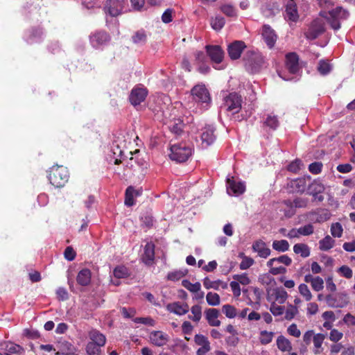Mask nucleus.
<instances>
[{
	"label": "nucleus",
	"instance_id": "f257e3e1",
	"mask_svg": "<svg viewBox=\"0 0 355 355\" xmlns=\"http://www.w3.org/2000/svg\"><path fill=\"white\" fill-rule=\"evenodd\" d=\"M69 178L67 168L63 166L55 165L51 168L49 180L55 187L60 188L65 185Z\"/></svg>",
	"mask_w": 355,
	"mask_h": 355
},
{
	"label": "nucleus",
	"instance_id": "f03ea898",
	"mask_svg": "<svg viewBox=\"0 0 355 355\" xmlns=\"http://www.w3.org/2000/svg\"><path fill=\"white\" fill-rule=\"evenodd\" d=\"M243 60L246 70L252 73L259 72L263 64L262 55L255 51H246Z\"/></svg>",
	"mask_w": 355,
	"mask_h": 355
},
{
	"label": "nucleus",
	"instance_id": "7ed1b4c3",
	"mask_svg": "<svg viewBox=\"0 0 355 355\" xmlns=\"http://www.w3.org/2000/svg\"><path fill=\"white\" fill-rule=\"evenodd\" d=\"M193 149L186 144H174L171 146L170 158L177 162H184L192 155Z\"/></svg>",
	"mask_w": 355,
	"mask_h": 355
},
{
	"label": "nucleus",
	"instance_id": "20e7f679",
	"mask_svg": "<svg viewBox=\"0 0 355 355\" xmlns=\"http://www.w3.org/2000/svg\"><path fill=\"white\" fill-rule=\"evenodd\" d=\"M329 24L332 29L334 31H338L341 27L340 21L347 19L349 15V13L342 6H338L336 8L329 10Z\"/></svg>",
	"mask_w": 355,
	"mask_h": 355
},
{
	"label": "nucleus",
	"instance_id": "39448f33",
	"mask_svg": "<svg viewBox=\"0 0 355 355\" xmlns=\"http://www.w3.org/2000/svg\"><path fill=\"white\" fill-rule=\"evenodd\" d=\"M242 103V96L236 92H232L224 97L223 106L227 111L237 114L241 109Z\"/></svg>",
	"mask_w": 355,
	"mask_h": 355
},
{
	"label": "nucleus",
	"instance_id": "423d86ee",
	"mask_svg": "<svg viewBox=\"0 0 355 355\" xmlns=\"http://www.w3.org/2000/svg\"><path fill=\"white\" fill-rule=\"evenodd\" d=\"M193 99L197 103L209 104L211 96L205 85H196L191 90Z\"/></svg>",
	"mask_w": 355,
	"mask_h": 355
},
{
	"label": "nucleus",
	"instance_id": "0eeeda50",
	"mask_svg": "<svg viewBox=\"0 0 355 355\" xmlns=\"http://www.w3.org/2000/svg\"><path fill=\"white\" fill-rule=\"evenodd\" d=\"M324 23L320 19H315L311 23L304 35L306 39L313 40L324 33Z\"/></svg>",
	"mask_w": 355,
	"mask_h": 355
},
{
	"label": "nucleus",
	"instance_id": "6e6552de",
	"mask_svg": "<svg viewBox=\"0 0 355 355\" xmlns=\"http://www.w3.org/2000/svg\"><path fill=\"white\" fill-rule=\"evenodd\" d=\"M325 300L327 305L332 308H343L349 303L347 294L343 293L327 295Z\"/></svg>",
	"mask_w": 355,
	"mask_h": 355
},
{
	"label": "nucleus",
	"instance_id": "1a4fd4ad",
	"mask_svg": "<svg viewBox=\"0 0 355 355\" xmlns=\"http://www.w3.org/2000/svg\"><path fill=\"white\" fill-rule=\"evenodd\" d=\"M123 8V0H107L103 6L105 13L111 17H117L121 15Z\"/></svg>",
	"mask_w": 355,
	"mask_h": 355
},
{
	"label": "nucleus",
	"instance_id": "9d476101",
	"mask_svg": "<svg viewBox=\"0 0 355 355\" xmlns=\"http://www.w3.org/2000/svg\"><path fill=\"white\" fill-rule=\"evenodd\" d=\"M205 49L212 62L220 64L223 62L225 53L219 45H206Z\"/></svg>",
	"mask_w": 355,
	"mask_h": 355
},
{
	"label": "nucleus",
	"instance_id": "9b49d317",
	"mask_svg": "<svg viewBox=\"0 0 355 355\" xmlns=\"http://www.w3.org/2000/svg\"><path fill=\"white\" fill-rule=\"evenodd\" d=\"M245 48L246 45L243 41L235 40L227 46L228 55L231 60H238Z\"/></svg>",
	"mask_w": 355,
	"mask_h": 355
},
{
	"label": "nucleus",
	"instance_id": "f8f14e48",
	"mask_svg": "<svg viewBox=\"0 0 355 355\" xmlns=\"http://www.w3.org/2000/svg\"><path fill=\"white\" fill-rule=\"evenodd\" d=\"M148 95V90L144 87H134L130 94L129 100L132 105H138L144 102Z\"/></svg>",
	"mask_w": 355,
	"mask_h": 355
},
{
	"label": "nucleus",
	"instance_id": "ddd939ff",
	"mask_svg": "<svg viewBox=\"0 0 355 355\" xmlns=\"http://www.w3.org/2000/svg\"><path fill=\"white\" fill-rule=\"evenodd\" d=\"M261 35L268 47L273 48L277 39L275 31L269 25L265 24L262 27Z\"/></svg>",
	"mask_w": 355,
	"mask_h": 355
},
{
	"label": "nucleus",
	"instance_id": "4468645a",
	"mask_svg": "<svg viewBox=\"0 0 355 355\" xmlns=\"http://www.w3.org/2000/svg\"><path fill=\"white\" fill-rule=\"evenodd\" d=\"M194 342L197 345L200 346L196 351V355H206L211 350L210 343L205 336L202 334H196Z\"/></svg>",
	"mask_w": 355,
	"mask_h": 355
},
{
	"label": "nucleus",
	"instance_id": "2eb2a0df",
	"mask_svg": "<svg viewBox=\"0 0 355 355\" xmlns=\"http://www.w3.org/2000/svg\"><path fill=\"white\" fill-rule=\"evenodd\" d=\"M311 181V178L302 177L293 180L288 184L293 192L302 193L306 191L308 183Z\"/></svg>",
	"mask_w": 355,
	"mask_h": 355
},
{
	"label": "nucleus",
	"instance_id": "dca6fc26",
	"mask_svg": "<svg viewBox=\"0 0 355 355\" xmlns=\"http://www.w3.org/2000/svg\"><path fill=\"white\" fill-rule=\"evenodd\" d=\"M286 67L289 73H297L300 70L299 56L295 53H288L286 55Z\"/></svg>",
	"mask_w": 355,
	"mask_h": 355
},
{
	"label": "nucleus",
	"instance_id": "f3484780",
	"mask_svg": "<svg viewBox=\"0 0 355 355\" xmlns=\"http://www.w3.org/2000/svg\"><path fill=\"white\" fill-rule=\"evenodd\" d=\"M110 40V35L104 31H98L90 36V42L96 48L105 44Z\"/></svg>",
	"mask_w": 355,
	"mask_h": 355
},
{
	"label": "nucleus",
	"instance_id": "a211bd4d",
	"mask_svg": "<svg viewBox=\"0 0 355 355\" xmlns=\"http://www.w3.org/2000/svg\"><path fill=\"white\" fill-rule=\"evenodd\" d=\"M252 249L254 252L257 253L259 257L263 259L268 257L271 253L270 249L267 246L266 243L261 239L254 241Z\"/></svg>",
	"mask_w": 355,
	"mask_h": 355
},
{
	"label": "nucleus",
	"instance_id": "6ab92c4d",
	"mask_svg": "<svg viewBox=\"0 0 355 355\" xmlns=\"http://www.w3.org/2000/svg\"><path fill=\"white\" fill-rule=\"evenodd\" d=\"M227 190L230 194H231V191L232 194L239 196L244 193L245 187L243 182H236L232 177L227 179Z\"/></svg>",
	"mask_w": 355,
	"mask_h": 355
},
{
	"label": "nucleus",
	"instance_id": "aec40b11",
	"mask_svg": "<svg viewBox=\"0 0 355 355\" xmlns=\"http://www.w3.org/2000/svg\"><path fill=\"white\" fill-rule=\"evenodd\" d=\"M297 7L294 0H288L285 9V18L289 21L296 22L299 19Z\"/></svg>",
	"mask_w": 355,
	"mask_h": 355
},
{
	"label": "nucleus",
	"instance_id": "412c9836",
	"mask_svg": "<svg viewBox=\"0 0 355 355\" xmlns=\"http://www.w3.org/2000/svg\"><path fill=\"white\" fill-rule=\"evenodd\" d=\"M155 245L153 242H148L145 247L141 259L147 266H151L154 263L155 259Z\"/></svg>",
	"mask_w": 355,
	"mask_h": 355
},
{
	"label": "nucleus",
	"instance_id": "4be33fe9",
	"mask_svg": "<svg viewBox=\"0 0 355 355\" xmlns=\"http://www.w3.org/2000/svg\"><path fill=\"white\" fill-rule=\"evenodd\" d=\"M89 338L91 340L88 343H92L98 349L103 347L106 343V338L104 334L96 329H92L89 332Z\"/></svg>",
	"mask_w": 355,
	"mask_h": 355
},
{
	"label": "nucleus",
	"instance_id": "5701e85b",
	"mask_svg": "<svg viewBox=\"0 0 355 355\" xmlns=\"http://www.w3.org/2000/svg\"><path fill=\"white\" fill-rule=\"evenodd\" d=\"M150 340L154 345L162 347L167 343L168 336L162 331H154L150 333Z\"/></svg>",
	"mask_w": 355,
	"mask_h": 355
},
{
	"label": "nucleus",
	"instance_id": "b1692460",
	"mask_svg": "<svg viewBox=\"0 0 355 355\" xmlns=\"http://www.w3.org/2000/svg\"><path fill=\"white\" fill-rule=\"evenodd\" d=\"M205 318L208 324L211 327H219L220 321L217 320L220 315L218 309L214 308L207 309L205 311Z\"/></svg>",
	"mask_w": 355,
	"mask_h": 355
},
{
	"label": "nucleus",
	"instance_id": "393cba45",
	"mask_svg": "<svg viewBox=\"0 0 355 355\" xmlns=\"http://www.w3.org/2000/svg\"><path fill=\"white\" fill-rule=\"evenodd\" d=\"M166 309L171 313L178 315H184L189 311V305L187 303L181 304L179 302L168 304Z\"/></svg>",
	"mask_w": 355,
	"mask_h": 355
},
{
	"label": "nucleus",
	"instance_id": "a878e982",
	"mask_svg": "<svg viewBox=\"0 0 355 355\" xmlns=\"http://www.w3.org/2000/svg\"><path fill=\"white\" fill-rule=\"evenodd\" d=\"M201 139L202 144H205L207 146L213 144L216 139L214 128L211 125L205 126L202 130Z\"/></svg>",
	"mask_w": 355,
	"mask_h": 355
},
{
	"label": "nucleus",
	"instance_id": "bb28decb",
	"mask_svg": "<svg viewBox=\"0 0 355 355\" xmlns=\"http://www.w3.org/2000/svg\"><path fill=\"white\" fill-rule=\"evenodd\" d=\"M324 191V186L319 180H315L312 182L308 183L306 191L307 194L310 196L322 193Z\"/></svg>",
	"mask_w": 355,
	"mask_h": 355
},
{
	"label": "nucleus",
	"instance_id": "cd10ccee",
	"mask_svg": "<svg viewBox=\"0 0 355 355\" xmlns=\"http://www.w3.org/2000/svg\"><path fill=\"white\" fill-rule=\"evenodd\" d=\"M91 271L89 269H82L77 275V283L81 286H87L91 282Z\"/></svg>",
	"mask_w": 355,
	"mask_h": 355
},
{
	"label": "nucleus",
	"instance_id": "c85d7f7f",
	"mask_svg": "<svg viewBox=\"0 0 355 355\" xmlns=\"http://www.w3.org/2000/svg\"><path fill=\"white\" fill-rule=\"evenodd\" d=\"M311 214L315 215L316 218L314 219L315 223H321L330 219L331 214L328 209H320L317 211L311 212Z\"/></svg>",
	"mask_w": 355,
	"mask_h": 355
},
{
	"label": "nucleus",
	"instance_id": "c756f323",
	"mask_svg": "<svg viewBox=\"0 0 355 355\" xmlns=\"http://www.w3.org/2000/svg\"><path fill=\"white\" fill-rule=\"evenodd\" d=\"M293 252L296 254H300L302 258H306L310 256L311 250L307 244L297 243L293 246Z\"/></svg>",
	"mask_w": 355,
	"mask_h": 355
},
{
	"label": "nucleus",
	"instance_id": "7c9ffc66",
	"mask_svg": "<svg viewBox=\"0 0 355 355\" xmlns=\"http://www.w3.org/2000/svg\"><path fill=\"white\" fill-rule=\"evenodd\" d=\"M184 124L182 120L180 119H175L170 122L168 128L170 131L177 135H181L183 131Z\"/></svg>",
	"mask_w": 355,
	"mask_h": 355
},
{
	"label": "nucleus",
	"instance_id": "2f4dec72",
	"mask_svg": "<svg viewBox=\"0 0 355 355\" xmlns=\"http://www.w3.org/2000/svg\"><path fill=\"white\" fill-rule=\"evenodd\" d=\"M138 196V191H135L134 187L132 186L128 187L125 193V201L124 203L128 207H131L135 204L134 195Z\"/></svg>",
	"mask_w": 355,
	"mask_h": 355
},
{
	"label": "nucleus",
	"instance_id": "473e14b6",
	"mask_svg": "<svg viewBox=\"0 0 355 355\" xmlns=\"http://www.w3.org/2000/svg\"><path fill=\"white\" fill-rule=\"evenodd\" d=\"M277 345L282 352H291L292 350L291 343L283 336H279L277 338Z\"/></svg>",
	"mask_w": 355,
	"mask_h": 355
},
{
	"label": "nucleus",
	"instance_id": "72a5a7b5",
	"mask_svg": "<svg viewBox=\"0 0 355 355\" xmlns=\"http://www.w3.org/2000/svg\"><path fill=\"white\" fill-rule=\"evenodd\" d=\"M334 244L335 241L329 235H327L319 241V248L322 251H328L334 247Z\"/></svg>",
	"mask_w": 355,
	"mask_h": 355
},
{
	"label": "nucleus",
	"instance_id": "f704fd0d",
	"mask_svg": "<svg viewBox=\"0 0 355 355\" xmlns=\"http://www.w3.org/2000/svg\"><path fill=\"white\" fill-rule=\"evenodd\" d=\"M272 247L277 252H284L288 250L290 245L286 240H275L272 242Z\"/></svg>",
	"mask_w": 355,
	"mask_h": 355
},
{
	"label": "nucleus",
	"instance_id": "c9c22d12",
	"mask_svg": "<svg viewBox=\"0 0 355 355\" xmlns=\"http://www.w3.org/2000/svg\"><path fill=\"white\" fill-rule=\"evenodd\" d=\"M210 24L214 30L219 31L225 26V19L224 17L221 16H216L215 17L211 18Z\"/></svg>",
	"mask_w": 355,
	"mask_h": 355
},
{
	"label": "nucleus",
	"instance_id": "e433bc0d",
	"mask_svg": "<svg viewBox=\"0 0 355 355\" xmlns=\"http://www.w3.org/2000/svg\"><path fill=\"white\" fill-rule=\"evenodd\" d=\"M187 274V270H178L169 272L167 275L166 279L169 281H178Z\"/></svg>",
	"mask_w": 355,
	"mask_h": 355
},
{
	"label": "nucleus",
	"instance_id": "4c0bfd02",
	"mask_svg": "<svg viewBox=\"0 0 355 355\" xmlns=\"http://www.w3.org/2000/svg\"><path fill=\"white\" fill-rule=\"evenodd\" d=\"M191 312L193 316L189 315L188 318L193 322H199L202 318V307L198 304L193 305L191 308Z\"/></svg>",
	"mask_w": 355,
	"mask_h": 355
},
{
	"label": "nucleus",
	"instance_id": "58836bf2",
	"mask_svg": "<svg viewBox=\"0 0 355 355\" xmlns=\"http://www.w3.org/2000/svg\"><path fill=\"white\" fill-rule=\"evenodd\" d=\"M182 285L191 293H198L201 289V284L200 282L192 284L187 279L182 280Z\"/></svg>",
	"mask_w": 355,
	"mask_h": 355
},
{
	"label": "nucleus",
	"instance_id": "ea45409f",
	"mask_svg": "<svg viewBox=\"0 0 355 355\" xmlns=\"http://www.w3.org/2000/svg\"><path fill=\"white\" fill-rule=\"evenodd\" d=\"M113 274L117 279L125 278L129 276L128 269L124 266H116L113 270Z\"/></svg>",
	"mask_w": 355,
	"mask_h": 355
},
{
	"label": "nucleus",
	"instance_id": "a19ab883",
	"mask_svg": "<svg viewBox=\"0 0 355 355\" xmlns=\"http://www.w3.org/2000/svg\"><path fill=\"white\" fill-rule=\"evenodd\" d=\"M206 300L210 306H218L220 304V298L218 293L209 292L206 295Z\"/></svg>",
	"mask_w": 355,
	"mask_h": 355
},
{
	"label": "nucleus",
	"instance_id": "79ce46f5",
	"mask_svg": "<svg viewBox=\"0 0 355 355\" xmlns=\"http://www.w3.org/2000/svg\"><path fill=\"white\" fill-rule=\"evenodd\" d=\"M220 11L227 17H233L236 16L235 8L231 4H223L220 7Z\"/></svg>",
	"mask_w": 355,
	"mask_h": 355
},
{
	"label": "nucleus",
	"instance_id": "37998d69",
	"mask_svg": "<svg viewBox=\"0 0 355 355\" xmlns=\"http://www.w3.org/2000/svg\"><path fill=\"white\" fill-rule=\"evenodd\" d=\"M274 334L272 331L266 330L261 331L260 333L259 341L262 345H268L272 342Z\"/></svg>",
	"mask_w": 355,
	"mask_h": 355
},
{
	"label": "nucleus",
	"instance_id": "c03bdc74",
	"mask_svg": "<svg viewBox=\"0 0 355 355\" xmlns=\"http://www.w3.org/2000/svg\"><path fill=\"white\" fill-rule=\"evenodd\" d=\"M325 339V335L323 334H317L313 336V342L315 348L316 349L314 352L315 354H318L320 352L319 350L321 348L322 343Z\"/></svg>",
	"mask_w": 355,
	"mask_h": 355
},
{
	"label": "nucleus",
	"instance_id": "a18cd8bd",
	"mask_svg": "<svg viewBox=\"0 0 355 355\" xmlns=\"http://www.w3.org/2000/svg\"><path fill=\"white\" fill-rule=\"evenodd\" d=\"M279 124V123L277 117L273 115H268L266 121H264V125L273 130L277 129Z\"/></svg>",
	"mask_w": 355,
	"mask_h": 355
},
{
	"label": "nucleus",
	"instance_id": "49530a36",
	"mask_svg": "<svg viewBox=\"0 0 355 355\" xmlns=\"http://www.w3.org/2000/svg\"><path fill=\"white\" fill-rule=\"evenodd\" d=\"M331 67L329 63L323 60L319 61L318 71L321 75H327L331 71Z\"/></svg>",
	"mask_w": 355,
	"mask_h": 355
},
{
	"label": "nucleus",
	"instance_id": "de8ad7c7",
	"mask_svg": "<svg viewBox=\"0 0 355 355\" xmlns=\"http://www.w3.org/2000/svg\"><path fill=\"white\" fill-rule=\"evenodd\" d=\"M222 311L226 317L234 318L236 315V309L230 304H225L222 307Z\"/></svg>",
	"mask_w": 355,
	"mask_h": 355
},
{
	"label": "nucleus",
	"instance_id": "09e8293b",
	"mask_svg": "<svg viewBox=\"0 0 355 355\" xmlns=\"http://www.w3.org/2000/svg\"><path fill=\"white\" fill-rule=\"evenodd\" d=\"M241 257H243L239 265L241 270H247L254 264V261L252 258L245 256L243 253L241 254Z\"/></svg>",
	"mask_w": 355,
	"mask_h": 355
},
{
	"label": "nucleus",
	"instance_id": "8fccbe9b",
	"mask_svg": "<svg viewBox=\"0 0 355 355\" xmlns=\"http://www.w3.org/2000/svg\"><path fill=\"white\" fill-rule=\"evenodd\" d=\"M343 229L340 223H332L331 225V234L334 237L340 238L342 236Z\"/></svg>",
	"mask_w": 355,
	"mask_h": 355
},
{
	"label": "nucleus",
	"instance_id": "3c124183",
	"mask_svg": "<svg viewBox=\"0 0 355 355\" xmlns=\"http://www.w3.org/2000/svg\"><path fill=\"white\" fill-rule=\"evenodd\" d=\"M222 283L223 282L220 280L211 281L208 277H205L203 279V285L207 289L214 288L215 290H218L220 284Z\"/></svg>",
	"mask_w": 355,
	"mask_h": 355
},
{
	"label": "nucleus",
	"instance_id": "603ef678",
	"mask_svg": "<svg viewBox=\"0 0 355 355\" xmlns=\"http://www.w3.org/2000/svg\"><path fill=\"white\" fill-rule=\"evenodd\" d=\"M132 42L135 44H144L146 42L147 36L144 31H138L132 37Z\"/></svg>",
	"mask_w": 355,
	"mask_h": 355
},
{
	"label": "nucleus",
	"instance_id": "864d4df0",
	"mask_svg": "<svg viewBox=\"0 0 355 355\" xmlns=\"http://www.w3.org/2000/svg\"><path fill=\"white\" fill-rule=\"evenodd\" d=\"M337 272L340 275V276L344 277L346 279H350L353 276L352 270L346 265L340 266L337 270Z\"/></svg>",
	"mask_w": 355,
	"mask_h": 355
},
{
	"label": "nucleus",
	"instance_id": "5fc2aeb1",
	"mask_svg": "<svg viewBox=\"0 0 355 355\" xmlns=\"http://www.w3.org/2000/svg\"><path fill=\"white\" fill-rule=\"evenodd\" d=\"M299 292L300 293L304 296V297L305 298V300L306 301H310L312 298V294L309 290V288H308L307 285L305 284H301L300 286H299Z\"/></svg>",
	"mask_w": 355,
	"mask_h": 355
},
{
	"label": "nucleus",
	"instance_id": "6e6d98bb",
	"mask_svg": "<svg viewBox=\"0 0 355 355\" xmlns=\"http://www.w3.org/2000/svg\"><path fill=\"white\" fill-rule=\"evenodd\" d=\"M141 225L143 227L150 229L153 225V218L150 215H144L140 218Z\"/></svg>",
	"mask_w": 355,
	"mask_h": 355
},
{
	"label": "nucleus",
	"instance_id": "4d7b16f0",
	"mask_svg": "<svg viewBox=\"0 0 355 355\" xmlns=\"http://www.w3.org/2000/svg\"><path fill=\"white\" fill-rule=\"evenodd\" d=\"M195 64H200L207 62V58L206 54L201 51H197L194 53Z\"/></svg>",
	"mask_w": 355,
	"mask_h": 355
},
{
	"label": "nucleus",
	"instance_id": "13d9d810",
	"mask_svg": "<svg viewBox=\"0 0 355 355\" xmlns=\"http://www.w3.org/2000/svg\"><path fill=\"white\" fill-rule=\"evenodd\" d=\"M298 313L297 308L295 306L289 305L285 312V319L291 320L297 315Z\"/></svg>",
	"mask_w": 355,
	"mask_h": 355
},
{
	"label": "nucleus",
	"instance_id": "bf43d9fd",
	"mask_svg": "<svg viewBox=\"0 0 355 355\" xmlns=\"http://www.w3.org/2000/svg\"><path fill=\"white\" fill-rule=\"evenodd\" d=\"M87 355H101V349H98L92 343H87L85 347Z\"/></svg>",
	"mask_w": 355,
	"mask_h": 355
},
{
	"label": "nucleus",
	"instance_id": "052dcab7",
	"mask_svg": "<svg viewBox=\"0 0 355 355\" xmlns=\"http://www.w3.org/2000/svg\"><path fill=\"white\" fill-rule=\"evenodd\" d=\"M300 234L302 236H309L313 233L314 227L312 224L309 223L302 227H299Z\"/></svg>",
	"mask_w": 355,
	"mask_h": 355
},
{
	"label": "nucleus",
	"instance_id": "680f3d73",
	"mask_svg": "<svg viewBox=\"0 0 355 355\" xmlns=\"http://www.w3.org/2000/svg\"><path fill=\"white\" fill-rule=\"evenodd\" d=\"M233 279L236 280L239 284H241L243 285H248L250 283V280L247 275V273H243L241 275H234L233 276Z\"/></svg>",
	"mask_w": 355,
	"mask_h": 355
},
{
	"label": "nucleus",
	"instance_id": "e2e57ef3",
	"mask_svg": "<svg viewBox=\"0 0 355 355\" xmlns=\"http://www.w3.org/2000/svg\"><path fill=\"white\" fill-rule=\"evenodd\" d=\"M312 288L315 291H320L324 288L323 279L320 277H315L313 282L311 284Z\"/></svg>",
	"mask_w": 355,
	"mask_h": 355
},
{
	"label": "nucleus",
	"instance_id": "0e129e2a",
	"mask_svg": "<svg viewBox=\"0 0 355 355\" xmlns=\"http://www.w3.org/2000/svg\"><path fill=\"white\" fill-rule=\"evenodd\" d=\"M301 164V160L295 159L288 165L287 169L291 172L296 173L300 170Z\"/></svg>",
	"mask_w": 355,
	"mask_h": 355
},
{
	"label": "nucleus",
	"instance_id": "69168bd1",
	"mask_svg": "<svg viewBox=\"0 0 355 355\" xmlns=\"http://www.w3.org/2000/svg\"><path fill=\"white\" fill-rule=\"evenodd\" d=\"M322 168V164L321 162H315L313 163H311L309 166V171L313 174H319Z\"/></svg>",
	"mask_w": 355,
	"mask_h": 355
},
{
	"label": "nucleus",
	"instance_id": "338daca9",
	"mask_svg": "<svg viewBox=\"0 0 355 355\" xmlns=\"http://www.w3.org/2000/svg\"><path fill=\"white\" fill-rule=\"evenodd\" d=\"M343 336V334L336 329H331L329 334V339L335 343L341 340Z\"/></svg>",
	"mask_w": 355,
	"mask_h": 355
},
{
	"label": "nucleus",
	"instance_id": "774afa93",
	"mask_svg": "<svg viewBox=\"0 0 355 355\" xmlns=\"http://www.w3.org/2000/svg\"><path fill=\"white\" fill-rule=\"evenodd\" d=\"M270 311L275 316H279L284 313V306H278L273 303L270 305Z\"/></svg>",
	"mask_w": 355,
	"mask_h": 355
}]
</instances>
